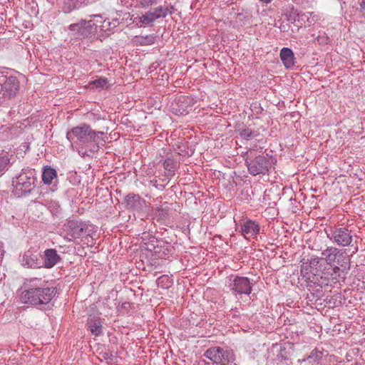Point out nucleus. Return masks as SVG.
Listing matches in <instances>:
<instances>
[{
    "mask_svg": "<svg viewBox=\"0 0 365 365\" xmlns=\"http://www.w3.org/2000/svg\"><path fill=\"white\" fill-rule=\"evenodd\" d=\"M157 284L159 287L166 288L171 285L172 282L168 276L163 275L157 279Z\"/></svg>",
    "mask_w": 365,
    "mask_h": 365,
    "instance_id": "26",
    "label": "nucleus"
},
{
    "mask_svg": "<svg viewBox=\"0 0 365 365\" xmlns=\"http://www.w3.org/2000/svg\"><path fill=\"white\" fill-rule=\"evenodd\" d=\"M280 58L286 68H292L295 64L294 55L292 49L282 48L280 51Z\"/></svg>",
    "mask_w": 365,
    "mask_h": 365,
    "instance_id": "18",
    "label": "nucleus"
},
{
    "mask_svg": "<svg viewBox=\"0 0 365 365\" xmlns=\"http://www.w3.org/2000/svg\"><path fill=\"white\" fill-rule=\"evenodd\" d=\"M154 42V37L151 35L146 36H138V43L140 45H150Z\"/></svg>",
    "mask_w": 365,
    "mask_h": 365,
    "instance_id": "27",
    "label": "nucleus"
},
{
    "mask_svg": "<svg viewBox=\"0 0 365 365\" xmlns=\"http://www.w3.org/2000/svg\"><path fill=\"white\" fill-rule=\"evenodd\" d=\"M91 133L93 134V135H92L89 143H93V145H90L91 148L89 150L94 152L98 150L99 145H102L103 143H105V140L103 138L104 133L101 131L95 132L91 129Z\"/></svg>",
    "mask_w": 365,
    "mask_h": 365,
    "instance_id": "21",
    "label": "nucleus"
},
{
    "mask_svg": "<svg viewBox=\"0 0 365 365\" xmlns=\"http://www.w3.org/2000/svg\"><path fill=\"white\" fill-rule=\"evenodd\" d=\"M142 241L140 242V249L148 251H155L157 239L152 236L150 233L143 232L141 237Z\"/></svg>",
    "mask_w": 365,
    "mask_h": 365,
    "instance_id": "19",
    "label": "nucleus"
},
{
    "mask_svg": "<svg viewBox=\"0 0 365 365\" xmlns=\"http://www.w3.org/2000/svg\"><path fill=\"white\" fill-rule=\"evenodd\" d=\"M341 255L342 253L340 252V250L332 247L327 248L322 252L323 258L329 265H332L336 262L337 257Z\"/></svg>",
    "mask_w": 365,
    "mask_h": 365,
    "instance_id": "20",
    "label": "nucleus"
},
{
    "mask_svg": "<svg viewBox=\"0 0 365 365\" xmlns=\"http://www.w3.org/2000/svg\"><path fill=\"white\" fill-rule=\"evenodd\" d=\"M57 173L56 170L51 167H46L42 173V180L46 185H51L54 179H56Z\"/></svg>",
    "mask_w": 365,
    "mask_h": 365,
    "instance_id": "22",
    "label": "nucleus"
},
{
    "mask_svg": "<svg viewBox=\"0 0 365 365\" xmlns=\"http://www.w3.org/2000/svg\"><path fill=\"white\" fill-rule=\"evenodd\" d=\"M34 183V171L32 170H23L17 177L13 193L15 196L21 197L30 192Z\"/></svg>",
    "mask_w": 365,
    "mask_h": 365,
    "instance_id": "6",
    "label": "nucleus"
},
{
    "mask_svg": "<svg viewBox=\"0 0 365 365\" xmlns=\"http://www.w3.org/2000/svg\"><path fill=\"white\" fill-rule=\"evenodd\" d=\"M172 11L168 7L159 6L153 11H149L143 15L139 20L144 26H153V23L160 18H165L168 14H171Z\"/></svg>",
    "mask_w": 365,
    "mask_h": 365,
    "instance_id": "9",
    "label": "nucleus"
},
{
    "mask_svg": "<svg viewBox=\"0 0 365 365\" xmlns=\"http://www.w3.org/2000/svg\"><path fill=\"white\" fill-rule=\"evenodd\" d=\"M88 329L95 336H99L102 334V325L99 320L89 319L88 322Z\"/></svg>",
    "mask_w": 365,
    "mask_h": 365,
    "instance_id": "23",
    "label": "nucleus"
},
{
    "mask_svg": "<svg viewBox=\"0 0 365 365\" xmlns=\"http://www.w3.org/2000/svg\"><path fill=\"white\" fill-rule=\"evenodd\" d=\"M93 134L91 133V128L86 124L76 126L68 131L66 138L71 143V148L76 150L80 155H88L87 151L84 150L83 146L88 144Z\"/></svg>",
    "mask_w": 365,
    "mask_h": 365,
    "instance_id": "2",
    "label": "nucleus"
},
{
    "mask_svg": "<svg viewBox=\"0 0 365 365\" xmlns=\"http://www.w3.org/2000/svg\"><path fill=\"white\" fill-rule=\"evenodd\" d=\"M108 81L106 78H100L89 83L88 88H104L107 87Z\"/></svg>",
    "mask_w": 365,
    "mask_h": 365,
    "instance_id": "25",
    "label": "nucleus"
},
{
    "mask_svg": "<svg viewBox=\"0 0 365 365\" xmlns=\"http://www.w3.org/2000/svg\"><path fill=\"white\" fill-rule=\"evenodd\" d=\"M164 168L169 171L170 173H173L175 168V162L171 159H167L164 161L163 163Z\"/></svg>",
    "mask_w": 365,
    "mask_h": 365,
    "instance_id": "28",
    "label": "nucleus"
},
{
    "mask_svg": "<svg viewBox=\"0 0 365 365\" xmlns=\"http://www.w3.org/2000/svg\"><path fill=\"white\" fill-rule=\"evenodd\" d=\"M11 157L12 155H10L8 153H6L2 155H0V175H1L6 169L7 166L10 163Z\"/></svg>",
    "mask_w": 365,
    "mask_h": 365,
    "instance_id": "24",
    "label": "nucleus"
},
{
    "mask_svg": "<svg viewBox=\"0 0 365 365\" xmlns=\"http://www.w3.org/2000/svg\"><path fill=\"white\" fill-rule=\"evenodd\" d=\"M262 3H264V4H269L270 3L272 0H259Z\"/></svg>",
    "mask_w": 365,
    "mask_h": 365,
    "instance_id": "35",
    "label": "nucleus"
},
{
    "mask_svg": "<svg viewBox=\"0 0 365 365\" xmlns=\"http://www.w3.org/2000/svg\"><path fill=\"white\" fill-rule=\"evenodd\" d=\"M60 256L54 249H47L44 251L43 267L48 269L54 267L59 261Z\"/></svg>",
    "mask_w": 365,
    "mask_h": 365,
    "instance_id": "16",
    "label": "nucleus"
},
{
    "mask_svg": "<svg viewBox=\"0 0 365 365\" xmlns=\"http://www.w3.org/2000/svg\"><path fill=\"white\" fill-rule=\"evenodd\" d=\"M339 270V268L338 267L336 266V267H334V272H336Z\"/></svg>",
    "mask_w": 365,
    "mask_h": 365,
    "instance_id": "36",
    "label": "nucleus"
},
{
    "mask_svg": "<svg viewBox=\"0 0 365 365\" xmlns=\"http://www.w3.org/2000/svg\"><path fill=\"white\" fill-rule=\"evenodd\" d=\"M246 164L249 173L252 175H265L274 165V160L272 157L266 155H252V152L248 154Z\"/></svg>",
    "mask_w": 365,
    "mask_h": 365,
    "instance_id": "3",
    "label": "nucleus"
},
{
    "mask_svg": "<svg viewBox=\"0 0 365 365\" xmlns=\"http://www.w3.org/2000/svg\"><path fill=\"white\" fill-rule=\"evenodd\" d=\"M92 24L97 27L96 35L94 38H106L114 32V29L118 25L117 19L109 21L108 19H103L101 15H93Z\"/></svg>",
    "mask_w": 365,
    "mask_h": 365,
    "instance_id": "8",
    "label": "nucleus"
},
{
    "mask_svg": "<svg viewBox=\"0 0 365 365\" xmlns=\"http://www.w3.org/2000/svg\"><path fill=\"white\" fill-rule=\"evenodd\" d=\"M27 289L21 292L22 303L31 305L48 304L56 294L54 287H49L47 282L41 279L33 278L26 283Z\"/></svg>",
    "mask_w": 365,
    "mask_h": 365,
    "instance_id": "1",
    "label": "nucleus"
},
{
    "mask_svg": "<svg viewBox=\"0 0 365 365\" xmlns=\"http://www.w3.org/2000/svg\"><path fill=\"white\" fill-rule=\"evenodd\" d=\"M91 3V1L89 0H63L61 9L65 14H69L72 11Z\"/></svg>",
    "mask_w": 365,
    "mask_h": 365,
    "instance_id": "17",
    "label": "nucleus"
},
{
    "mask_svg": "<svg viewBox=\"0 0 365 365\" xmlns=\"http://www.w3.org/2000/svg\"><path fill=\"white\" fill-rule=\"evenodd\" d=\"M231 287L233 291L240 294H249L252 291L250 279L245 277H235Z\"/></svg>",
    "mask_w": 365,
    "mask_h": 365,
    "instance_id": "12",
    "label": "nucleus"
},
{
    "mask_svg": "<svg viewBox=\"0 0 365 365\" xmlns=\"http://www.w3.org/2000/svg\"><path fill=\"white\" fill-rule=\"evenodd\" d=\"M4 252H5V251L3 248V244H2V242H0V261L2 259Z\"/></svg>",
    "mask_w": 365,
    "mask_h": 365,
    "instance_id": "33",
    "label": "nucleus"
},
{
    "mask_svg": "<svg viewBox=\"0 0 365 365\" xmlns=\"http://www.w3.org/2000/svg\"><path fill=\"white\" fill-rule=\"evenodd\" d=\"M205 356L215 364L225 365L235 359L234 352L232 350H224L219 346L208 349Z\"/></svg>",
    "mask_w": 365,
    "mask_h": 365,
    "instance_id": "7",
    "label": "nucleus"
},
{
    "mask_svg": "<svg viewBox=\"0 0 365 365\" xmlns=\"http://www.w3.org/2000/svg\"><path fill=\"white\" fill-rule=\"evenodd\" d=\"M19 89V81L16 77L0 74V104L16 96Z\"/></svg>",
    "mask_w": 365,
    "mask_h": 365,
    "instance_id": "5",
    "label": "nucleus"
},
{
    "mask_svg": "<svg viewBox=\"0 0 365 365\" xmlns=\"http://www.w3.org/2000/svg\"><path fill=\"white\" fill-rule=\"evenodd\" d=\"M158 1V0H140V4L142 6L145 7L156 4Z\"/></svg>",
    "mask_w": 365,
    "mask_h": 365,
    "instance_id": "30",
    "label": "nucleus"
},
{
    "mask_svg": "<svg viewBox=\"0 0 365 365\" xmlns=\"http://www.w3.org/2000/svg\"><path fill=\"white\" fill-rule=\"evenodd\" d=\"M320 261V259L319 257H314L312 258L310 260V265L311 266H316L319 264Z\"/></svg>",
    "mask_w": 365,
    "mask_h": 365,
    "instance_id": "32",
    "label": "nucleus"
},
{
    "mask_svg": "<svg viewBox=\"0 0 365 365\" xmlns=\"http://www.w3.org/2000/svg\"><path fill=\"white\" fill-rule=\"evenodd\" d=\"M360 6L362 9H365V0H362L360 4Z\"/></svg>",
    "mask_w": 365,
    "mask_h": 365,
    "instance_id": "34",
    "label": "nucleus"
},
{
    "mask_svg": "<svg viewBox=\"0 0 365 365\" xmlns=\"http://www.w3.org/2000/svg\"><path fill=\"white\" fill-rule=\"evenodd\" d=\"M330 240L339 246H348L352 242L351 231L346 227H338L332 230Z\"/></svg>",
    "mask_w": 365,
    "mask_h": 365,
    "instance_id": "10",
    "label": "nucleus"
},
{
    "mask_svg": "<svg viewBox=\"0 0 365 365\" xmlns=\"http://www.w3.org/2000/svg\"><path fill=\"white\" fill-rule=\"evenodd\" d=\"M20 261L25 267L38 268L42 267L38 258V254L32 250L25 252Z\"/></svg>",
    "mask_w": 365,
    "mask_h": 365,
    "instance_id": "13",
    "label": "nucleus"
},
{
    "mask_svg": "<svg viewBox=\"0 0 365 365\" xmlns=\"http://www.w3.org/2000/svg\"><path fill=\"white\" fill-rule=\"evenodd\" d=\"M91 20H81L78 23L71 24L67 28L68 34L76 38H94L96 35L97 27L92 24Z\"/></svg>",
    "mask_w": 365,
    "mask_h": 365,
    "instance_id": "4",
    "label": "nucleus"
},
{
    "mask_svg": "<svg viewBox=\"0 0 365 365\" xmlns=\"http://www.w3.org/2000/svg\"><path fill=\"white\" fill-rule=\"evenodd\" d=\"M241 135L244 138H249L252 136V133L250 129H244L240 133Z\"/></svg>",
    "mask_w": 365,
    "mask_h": 365,
    "instance_id": "31",
    "label": "nucleus"
},
{
    "mask_svg": "<svg viewBox=\"0 0 365 365\" xmlns=\"http://www.w3.org/2000/svg\"><path fill=\"white\" fill-rule=\"evenodd\" d=\"M323 356V351L314 349L306 359L298 360L299 365H322Z\"/></svg>",
    "mask_w": 365,
    "mask_h": 365,
    "instance_id": "15",
    "label": "nucleus"
},
{
    "mask_svg": "<svg viewBox=\"0 0 365 365\" xmlns=\"http://www.w3.org/2000/svg\"><path fill=\"white\" fill-rule=\"evenodd\" d=\"M63 230L67 235L73 239L79 238L83 232V227L81 223L78 221L71 220L63 225Z\"/></svg>",
    "mask_w": 365,
    "mask_h": 365,
    "instance_id": "14",
    "label": "nucleus"
},
{
    "mask_svg": "<svg viewBox=\"0 0 365 365\" xmlns=\"http://www.w3.org/2000/svg\"><path fill=\"white\" fill-rule=\"evenodd\" d=\"M135 197V195H129L126 197L127 205L129 206L130 207H135V204H134Z\"/></svg>",
    "mask_w": 365,
    "mask_h": 365,
    "instance_id": "29",
    "label": "nucleus"
},
{
    "mask_svg": "<svg viewBox=\"0 0 365 365\" xmlns=\"http://www.w3.org/2000/svg\"><path fill=\"white\" fill-rule=\"evenodd\" d=\"M260 230V226L256 221L245 220L240 227V232L245 239L256 238Z\"/></svg>",
    "mask_w": 365,
    "mask_h": 365,
    "instance_id": "11",
    "label": "nucleus"
}]
</instances>
